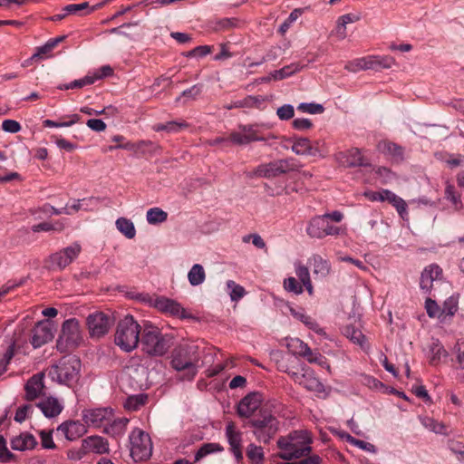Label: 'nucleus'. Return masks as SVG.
Wrapping results in <instances>:
<instances>
[{"label":"nucleus","mask_w":464,"mask_h":464,"mask_svg":"<svg viewBox=\"0 0 464 464\" xmlns=\"http://www.w3.org/2000/svg\"><path fill=\"white\" fill-rule=\"evenodd\" d=\"M41 444L44 449H54L56 446L53 440L52 431H40Z\"/></svg>","instance_id":"nucleus-61"},{"label":"nucleus","mask_w":464,"mask_h":464,"mask_svg":"<svg viewBox=\"0 0 464 464\" xmlns=\"http://www.w3.org/2000/svg\"><path fill=\"white\" fill-rule=\"evenodd\" d=\"M94 83V78H92L91 75H86L82 79L74 80L68 84H61L58 86L60 90H69L74 88H82L86 85H91Z\"/></svg>","instance_id":"nucleus-45"},{"label":"nucleus","mask_w":464,"mask_h":464,"mask_svg":"<svg viewBox=\"0 0 464 464\" xmlns=\"http://www.w3.org/2000/svg\"><path fill=\"white\" fill-rule=\"evenodd\" d=\"M343 334L353 343L360 345L361 348L365 350L366 348L369 347L366 342V337L359 329V327L353 324H347L343 327Z\"/></svg>","instance_id":"nucleus-28"},{"label":"nucleus","mask_w":464,"mask_h":464,"mask_svg":"<svg viewBox=\"0 0 464 464\" xmlns=\"http://www.w3.org/2000/svg\"><path fill=\"white\" fill-rule=\"evenodd\" d=\"M44 373L40 372L33 375L25 383L24 398L28 401H33L38 398L45 397L46 387L44 382Z\"/></svg>","instance_id":"nucleus-17"},{"label":"nucleus","mask_w":464,"mask_h":464,"mask_svg":"<svg viewBox=\"0 0 464 464\" xmlns=\"http://www.w3.org/2000/svg\"><path fill=\"white\" fill-rule=\"evenodd\" d=\"M113 411L111 408H97L86 410L83 412V420L88 426L102 429L111 421Z\"/></svg>","instance_id":"nucleus-15"},{"label":"nucleus","mask_w":464,"mask_h":464,"mask_svg":"<svg viewBox=\"0 0 464 464\" xmlns=\"http://www.w3.org/2000/svg\"><path fill=\"white\" fill-rule=\"evenodd\" d=\"M295 266L296 276L301 281L303 286L305 287L306 291L310 295H313L314 288L310 279V273L308 267L300 262L296 263Z\"/></svg>","instance_id":"nucleus-32"},{"label":"nucleus","mask_w":464,"mask_h":464,"mask_svg":"<svg viewBox=\"0 0 464 464\" xmlns=\"http://www.w3.org/2000/svg\"><path fill=\"white\" fill-rule=\"evenodd\" d=\"M109 451L108 441L101 436H90L82 442L78 459L89 453L103 454Z\"/></svg>","instance_id":"nucleus-18"},{"label":"nucleus","mask_w":464,"mask_h":464,"mask_svg":"<svg viewBox=\"0 0 464 464\" xmlns=\"http://www.w3.org/2000/svg\"><path fill=\"white\" fill-rule=\"evenodd\" d=\"M254 428V435L259 442L268 443L278 430V420L268 406L260 408L259 411L250 420Z\"/></svg>","instance_id":"nucleus-6"},{"label":"nucleus","mask_w":464,"mask_h":464,"mask_svg":"<svg viewBox=\"0 0 464 464\" xmlns=\"http://www.w3.org/2000/svg\"><path fill=\"white\" fill-rule=\"evenodd\" d=\"M442 269L435 264L424 268L420 275V286L422 290L429 292L433 286V282L440 280Z\"/></svg>","instance_id":"nucleus-23"},{"label":"nucleus","mask_w":464,"mask_h":464,"mask_svg":"<svg viewBox=\"0 0 464 464\" xmlns=\"http://www.w3.org/2000/svg\"><path fill=\"white\" fill-rule=\"evenodd\" d=\"M276 114L280 120L287 121L294 117L295 110L292 105L285 104L277 109Z\"/></svg>","instance_id":"nucleus-57"},{"label":"nucleus","mask_w":464,"mask_h":464,"mask_svg":"<svg viewBox=\"0 0 464 464\" xmlns=\"http://www.w3.org/2000/svg\"><path fill=\"white\" fill-rule=\"evenodd\" d=\"M82 341L80 324L75 318L66 320L62 326V333L58 344L65 343V348L72 349L79 345Z\"/></svg>","instance_id":"nucleus-10"},{"label":"nucleus","mask_w":464,"mask_h":464,"mask_svg":"<svg viewBox=\"0 0 464 464\" xmlns=\"http://www.w3.org/2000/svg\"><path fill=\"white\" fill-rule=\"evenodd\" d=\"M288 348L294 354H297L299 356H302L305 354V353L309 352V346L300 339H293L288 344Z\"/></svg>","instance_id":"nucleus-51"},{"label":"nucleus","mask_w":464,"mask_h":464,"mask_svg":"<svg viewBox=\"0 0 464 464\" xmlns=\"http://www.w3.org/2000/svg\"><path fill=\"white\" fill-rule=\"evenodd\" d=\"M171 367L177 372H185L184 378L191 381L198 373L199 355L198 346L179 344L171 352Z\"/></svg>","instance_id":"nucleus-3"},{"label":"nucleus","mask_w":464,"mask_h":464,"mask_svg":"<svg viewBox=\"0 0 464 464\" xmlns=\"http://www.w3.org/2000/svg\"><path fill=\"white\" fill-rule=\"evenodd\" d=\"M246 454L251 464H261L265 459L263 448L254 443L247 446Z\"/></svg>","instance_id":"nucleus-36"},{"label":"nucleus","mask_w":464,"mask_h":464,"mask_svg":"<svg viewBox=\"0 0 464 464\" xmlns=\"http://www.w3.org/2000/svg\"><path fill=\"white\" fill-rule=\"evenodd\" d=\"M292 150L297 155H314V149L311 145V141L306 138L295 139Z\"/></svg>","instance_id":"nucleus-34"},{"label":"nucleus","mask_w":464,"mask_h":464,"mask_svg":"<svg viewBox=\"0 0 464 464\" xmlns=\"http://www.w3.org/2000/svg\"><path fill=\"white\" fill-rule=\"evenodd\" d=\"M140 343L142 351L151 356H162L170 347L169 339L163 335L157 326L148 321H143Z\"/></svg>","instance_id":"nucleus-5"},{"label":"nucleus","mask_w":464,"mask_h":464,"mask_svg":"<svg viewBox=\"0 0 464 464\" xmlns=\"http://www.w3.org/2000/svg\"><path fill=\"white\" fill-rule=\"evenodd\" d=\"M262 395L258 392H252L245 396L237 405V414L243 418L254 417L260 408L266 407L262 405Z\"/></svg>","instance_id":"nucleus-16"},{"label":"nucleus","mask_w":464,"mask_h":464,"mask_svg":"<svg viewBox=\"0 0 464 464\" xmlns=\"http://www.w3.org/2000/svg\"><path fill=\"white\" fill-rule=\"evenodd\" d=\"M81 246L73 244L60 252L54 253L49 258V269L63 270L69 266L80 254Z\"/></svg>","instance_id":"nucleus-12"},{"label":"nucleus","mask_w":464,"mask_h":464,"mask_svg":"<svg viewBox=\"0 0 464 464\" xmlns=\"http://www.w3.org/2000/svg\"><path fill=\"white\" fill-rule=\"evenodd\" d=\"M226 435L237 461L241 462L243 460L242 432L236 429L234 422H229L226 427Z\"/></svg>","instance_id":"nucleus-20"},{"label":"nucleus","mask_w":464,"mask_h":464,"mask_svg":"<svg viewBox=\"0 0 464 464\" xmlns=\"http://www.w3.org/2000/svg\"><path fill=\"white\" fill-rule=\"evenodd\" d=\"M449 449L454 453L459 460H464V444L459 442H450Z\"/></svg>","instance_id":"nucleus-63"},{"label":"nucleus","mask_w":464,"mask_h":464,"mask_svg":"<svg viewBox=\"0 0 464 464\" xmlns=\"http://www.w3.org/2000/svg\"><path fill=\"white\" fill-rule=\"evenodd\" d=\"M38 407L46 418H54L63 410V403L53 396H45L37 402Z\"/></svg>","instance_id":"nucleus-22"},{"label":"nucleus","mask_w":464,"mask_h":464,"mask_svg":"<svg viewBox=\"0 0 464 464\" xmlns=\"http://www.w3.org/2000/svg\"><path fill=\"white\" fill-rule=\"evenodd\" d=\"M446 198L450 200L454 206L456 210L462 208V202L460 200V195L457 193L454 186L448 185L445 188Z\"/></svg>","instance_id":"nucleus-48"},{"label":"nucleus","mask_w":464,"mask_h":464,"mask_svg":"<svg viewBox=\"0 0 464 464\" xmlns=\"http://www.w3.org/2000/svg\"><path fill=\"white\" fill-rule=\"evenodd\" d=\"M81 361L78 357L63 356L48 370V376L60 384L72 387L80 378Z\"/></svg>","instance_id":"nucleus-4"},{"label":"nucleus","mask_w":464,"mask_h":464,"mask_svg":"<svg viewBox=\"0 0 464 464\" xmlns=\"http://www.w3.org/2000/svg\"><path fill=\"white\" fill-rule=\"evenodd\" d=\"M343 438H344L346 440V441L350 442L351 444L354 445V446H357L358 448L363 450H366V451H369V452H375L376 451V448L373 444L370 443V442H366V441H363V440H357L355 438H353V436H351L350 434L348 433H343L342 435Z\"/></svg>","instance_id":"nucleus-49"},{"label":"nucleus","mask_w":464,"mask_h":464,"mask_svg":"<svg viewBox=\"0 0 464 464\" xmlns=\"http://www.w3.org/2000/svg\"><path fill=\"white\" fill-rule=\"evenodd\" d=\"M2 129L10 133H16L21 130V125L14 120H5L2 123Z\"/></svg>","instance_id":"nucleus-62"},{"label":"nucleus","mask_w":464,"mask_h":464,"mask_svg":"<svg viewBox=\"0 0 464 464\" xmlns=\"http://www.w3.org/2000/svg\"><path fill=\"white\" fill-rule=\"evenodd\" d=\"M454 353H456L458 367L464 370V347L462 348V343L459 342L456 343Z\"/></svg>","instance_id":"nucleus-64"},{"label":"nucleus","mask_w":464,"mask_h":464,"mask_svg":"<svg viewBox=\"0 0 464 464\" xmlns=\"http://www.w3.org/2000/svg\"><path fill=\"white\" fill-rule=\"evenodd\" d=\"M14 355V348L13 346H9L8 349L5 351V354L3 355L2 359L0 360V375L6 371L7 366L10 363L11 360L13 359Z\"/></svg>","instance_id":"nucleus-59"},{"label":"nucleus","mask_w":464,"mask_h":464,"mask_svg":"<svg viewBox=\"0 0 464 464\" xmlns=\"http://www.w3.org/2000/svg\"><path fill=\"white\" fill-rule=\"evenodd\" d=\"M129 423V419L127 418H118L115 419L112 417L111 421H108L104 426L102 432L106 433L112 437L121 436L126 430L127 424Z\"/></svg>","instance_id":"nucleus-29"},{"label":"nucleus","mask_w":464,"mask_h":464,"mask_svg":"<svg viewBox=\"0 0 464 464\" xmlns=\"http://www.w3.org/2000/svg\"><path fill=\"white\" fill-rule=\"evenodd\" d=\"M303 13H304V9H302V8L294 9L290 13L289 16L280 25L278 32L282 35L285 34L289 30V28L291 27L293 23H295L302 15Z\"/></svg>","instance_id":"nucleus-42"},{"label":"nucleus","mask_w":464,"mask_h":464,"mask_svg":"<svg viewBox=\"0 0 464 464\" xmlns=\"http://www.w3.org/2000/svg\"><path fill=\"white\" fill-rule=\"evenodd\" d=\"M154 306L163 313L179 317L184 316V309L178 302L172 299L163 296L156 297L154 300Z\"/></svg>","instance_id":"nucleus-25"},{"label":"nucleus","mask_w":464,"mask_h":464,"mask_svg":"<svg viewBox=\"0 0 464 464\" xmlns=\"http://www.w3.org/2000/svg\"><path fill=\"white\" fill-rule=\"evenodd\" d=\"M295 164L289 160H280L272 161L267 164H261L252 171H245L244 174L246 178H266L271 179L285 174L289 171L295 170Z\"/></svg>","instance_id":"nucleus-7"},{"label":"nucleus","mask_w":464,"mask_h":464,"mask_svg":"<svg viewBox=\"0 0 464 464\" xmlns=\"http://www.w3.org/2000/svg\"><path fill=\"white\" fill-rule=\"evenodd\" d=\"M14 454L6 447V441L3 436H0V461L8 462L14 459Z\"/></svg>","instance_id":"nucleus-60"},{"label":"nucleus","mask_w":464,"mask_h":464,"mask_svg":"<svg viewBox=\"0 0 464 464\" xmlns=\"http://www.w3.org/2000/svg\"><path fill=\"white\" fill-rule=\"evenodd\" d=\"M338 160L343 166L346 168H354L369 165L367 160L362 155L361 150L357 148H353L345 152L339 153Z\"/></svg>","instance_id":"nucleus-21"},{"label":"nucleus","mask_w":464,"mask_h":464,"mask_svg":"<svg viewBox=\"0 0 464 464\" xmlns=\"http://www.w3.org/2000/svg\"><path fill=\"white\" fill-rule=\"evenodd\" d=\"M312 435L306 430H295L288 436L280 437L277 446L281 450L279 458L285 460L299 459L311 451Z\"/></svg>","instance_id":"nucleus-1"},{"label":"nucleus","mask_w":464,"mask_h":464,"mask_svg":"<svg viewBox=\"0 0 464 464\" xmlns=\"http://www.w3.org/2000/svg\"><path fill=\"white\" fill-rule=\"evenodd\" d=\"M288 374L295 383L302 385L305 389L311 392H321L323 385L312 370H306L303 373L295 372H288Z\"/></svg>","instance_id":"nucleus-19"},{"label":"nucleus","mask_w":464,"mask_h":464,"mask_svg":"<svg viewBox=\"0 0 464 464\" xmlns=\"http://www.w3.org/2000/svg\"><path fill=\"white\" fill-rule=\"evenodd\" d=\"M206 278V274L203 266L199 264H195L188 274V279L191 285H201Z\"/></svg>","instance_id":"nucleus-37"},{"label":"nucleus","mask_w":464,"mask_h":464,"mask_svg":"<svg viewBox=\"0 0 464 464\" xmlns=\"http://www.w3.org/2000/svg\"><path fill=\"white\" fill-rule=\"evenodd\" d=\"M130 456L135 461L148 459L152 453L150 437L140 429H134L130 434Z\"/></svg>","instance_id":"nucleus-8"},{"label":"nucleus","mask_w":464,"mask_h":464,"mask_svg":"<svg viewBox=\"0 0 464 464\" xmlns=\"http://www.w3.org/2000/svg\"><path fill=\"white\" fill-rule=\"evenodd\" d=\"M372 61V60L370 59V56L358 58V59H355L353 61L347 63L345 64L344 68L347 71L352 72H357L362 70L372 69V63H371Z\"/></svg>","instance_id":"nucleus-35"},{"label":"nucleus","mask_w":464,"mask_h":464,"mask_svg":"<svg viewBox=\"0 0 464 464\" xmlns=\"http://www.w3.org/2000/svg\"><path fill=\"white\" fill-rule=\"evenodd\" d=\"M242 133L240 132H232L228 136V141L237 144V145H244L248 144L252 141H265L269 138H275V136L266 137L260 134L259 130L255 125H243L240 126Z\"/></svg>","instance_id":"nucleus-13"},{"label":"nucleus","mask_w":464,"mask_h":464,"mask_svg":"<svg viewBox=\"0 0 464 464\" xmlns=\"http://www.w3.org/2000/svg\"><path fill=\"white\" fill-rule=\"evenodd\" d=\"M372 59V69L377 70L379 68H391L394 63L395 60L391 56H370Z\"/></svg>","instance_id":"nucleus-46"},{"label":"nucleus","mask_w":464,"mask_h":464,"mask_svg":"<svg viewBox=\"0 0 464 464\" xmlns=\"http://www.w3.org/2000/svg\"><path fill=\"white\" fill-rule=\"evenodd\" d=\"M146 218L149 224L157 225L167 220L168 213L160 208H152L147 211Z\"/></svg>","instance_id":"nucleus-39"},{"label":"nucleus","mask_w":464,"mask_h":464,"mask_svg":"<svg viewBox=\"0 0 464 464\" xmlns=\"http://www.w3.org/2000/svg\"><path fill=\"white\" fill-rule=\"evenodd\" d=\"M116 227L118 230L122 233L127 238H133L136 235V229L133 223L125 218H120L116 220Z\"/></svg>","instance_id":"nucleus-38"},{"label":"nucleus","mask_w":464,"mask_h":464,"mask_svg":"<svg viewBox=\"0 0 464 464\" xmlns=\"http://www.w3.org/2000/svg\"><path fill=\"white\" fill-rule=\"evenodd\" d=\"M285 288L295 294H302L303 293V285H301L295 277H288L284 282Z\"/></svg>","instance_id":"nucleus-58"},{"label":"nucleus","mask_w":464,"mask_h":464,"mask_svg":"<svg viewBox=\"0 0 464 464\" xmlns=\"http://www.w3.org/2000/svg\"><path fill=\"white\" fill-rule=\"evenodd\" d=\"M37 444L35 438L29 433H22L11 440V447L14 450H26L34 449Z\"/></svg>","instance_id":"nucleus-30"},{"label":"nucleus","mask_w":464,"mask_h":464,"mask_svg":"<svg viewBox=\"0 0 464 464\" xmlns=\"http://www.w3.org/2000/svg\"><path fill=\"white\" fill-rule=\"evenodd\" d=\"M378 149L380 151L389 156L394 162H401L404 158V149L392 141L383 140L379 142Z\"/></svg>","instance_id":"nucleus-26"},{"label":"nucleus","mask_w":464,"mask_h":464,"mask_svg":"<svg viewBox=\"0 0 464 464\" xmlns=\"http://www.w3.org/2000/svg\"><path fill=\"white\" fill-rule=\"evenodd\" d=\"M420 422L429 430L440 435L448 434L447 426L430 417H423L420 419Z\"/></svg>","instance_id":"nucleus-33"},{"label":"nucleus","mask_w":464,"mask_h":464,"mask_svg":"<svg viewBox=\"0 0 464 464\" xmlns=\"http://www.w3.org/2000/svg\"><path fill=\"white\" fill-rule=\"evenodd\" d=\"M223 448L218 443H204L195 454V461H199L207 455L221 451Z\"/></svg>","instance_id":"nucleus-40"},{"label":"nucleus","mask_w":464,"mask_h":464,"mask_svg":"<svg viewBox=\"0 0 464 464\" xmlns=\"http://www.w3.org/2000/svg\"><path fill=\"white\" fill-rule=\"evenodd\" d=\"M313 274L320 278L326 277L331 270L330 263L319 255H314L308 259Z\"/></svg>","instance_id":"nucleus-27"},{"label":"nucleus","mask_w":464,"mask_h":464,"mask_svg":"<svg viewBox=\"0 0 464 464\" xmlns=\"http://www.w3.org/2000/svg\"><path fill=\"white\" fill-rule=\"evenodd\" d=\"M146 401V397L143 395H135V396H130L124 406L126 409L130 411H137L140 406L144 405Z\"/></svg>","instance_id":"nucleus-53"},{"label":"nucleus","mask_w":464,"mask_h":464,"mask_svg":"<svg viewBox=\"0 0 464 464\" xmlns=\"http://www.w3.org/2000/svg\"><path fill=\"white\" fill-rule=\"evenodd\" d=\"M227 287L230 291L229 295L232 301H237L241 299L246 294L244 287L237 285L233 280L227 281Z\"/></svg>","instance_id":"nucleus-50"},{"label":"nucleus","mask_w":464,"mask_h":464,"mask_svg":"<svg viewBox=\"0 0 464 464\" xmlns=\"http://www.w3.org/2000/svg\"><path fill=\"white\" fill-rule=\"evenodd\" d=\"M53 324L49 320H44L34 325L30 333V343L34 348H39L53 338Z\"/></svg>","instance_id":"nucleus-14"},{"label":"nucleus","mask_w":464,"mask_h":464,"mask_svg":"<svg viewBox=\"0 0 464 464\" xmlns=\"http://www.w3.org/2000/svg\"><path fill=\"white\" fill-rule=\"evenodd\" d=\"M425 308L430 317L440 318L441 320V307H440L435 301L430 298H427L425 302Z\"/></svg>","instance_id":"nucleus-54"},{"label":"nucleus","mask_w":464,"mask_h":464,"mask_svg":"<svg viewBox=\"0 0 464 464\" xmlns=\"http://www.w3.org/2000/svg\"><path fill=\"white\" fill-rule=\"evenodd\" d=\"M447 357L448 352L446 351L444 346L438 340L433 342L430 346L429 351L430 363L432 365H437L441 362L443 358Z\"/></svg>","instance_id":"nucleus-31"},{"label":"nucleus","mask_w":464,"mask_h":464,"mask_svg":"<svg viewBox=\"0 0 464 464\" xmlns=\"http://www.w3.org/2000/svg\"><path fill=\"white\" fill-rule=\"evenodd\" d=\"M86 321L90 335L92 338L105 335L113 324L111 316L103 312L91 314Z\"/></svg>","instance_id":"nucleus-9"},{"label":"nucleus","mask_w":464,"mask_h":464,"mask_svg":"<svg viewBox=\"0 0 464 464\" xmlns=\"http://www.w3.org/2000/svg\"><path fill=\"white\" fill-rule=\"evenodd\" d=\"M458 310V301L450 296L445 300L441 307V321H444L447 316L451 317Z\"/></svg>","instance_id":"nucleus-43"},{"label":"nucleus","mask_w":464,"mask_h":464,"mask_svg":"<svg viewBox=\"0 0 464 464\" xmlns=\"http://www.w3.org/2000/svg\"><path fill=\"white\" fill-rule=\"evenodd\" d=\"M34 407L32 404H24L20 406L14 415V420L17 422H23L31 416L34 412Z\"/></svg>","instance_id":"nucleus-52"},{"label":"nucleus","mask_w":464,"mask_h":464,"mask_svg":"<svg viewBox=\"0 0 464 464\" xmlns=\"http://www.w3.org/2000/svg\"><path fill=\"white\" fill-rule=\"evenodd\" d=\"M58 431L63 434L68 440H74L86 432V427L79 420H70L62 423Z\"/></svg>","instance_id":"nucleus-24"},{"label":"nucleus","mask_w":464,"mask_h":464,"mask_svg":"<svg viewBox=\"0 0 464 464\" xmlns=\"http://www.w3.org/2000/svg\"><path fill=\"white\" fill-rule=\"evenodd\" d=\"M297 110L302 112H307L311 114H320L324 112V107L317 103H300Z\"/></svg>","instance_id":"nucleus-56"},{"label":"nucleus","mask_w":464,"mask_h":464,"mask_svg":"<svg viewBox=\"0 0 464 464\" xmlns=\"http://www.w3.org/2000/svg\"><path fill=\"white\" fill-rule=\"evenodd\" d=\"M142 327L132 315H126L117 323L114 343L125 353L132 352L140 343Z\"/></svg>","instance_id":"nucleus-2"},{"label":"nucleus","mask_w":464,"mask_h":464,"mask_svg":"<svg viewBox=\"0 0 464 464\" xmlns=\"http://www.w3.org/2000/svg\"><path fill=\"white\" fill-rule=\"evenodd\" d=\"M93 9L89 6V4L87 2L80 3V4H71L66 5L63 8V11L66 13V14H89Z\"/></svg>","instance_id":"nucleus-41"},{"label":"nucleus","mask_w":464,"mask_h":464,"mask_svg":"<svg viewBox=\"0 0 464 464\" xmlns=\"http://www.w3.org/2000/svg\"><path fill=\"white\" fill-rule=\"evenodd\" d=\"M340 231V227L331 225L327 216L324 215L314 218L306 227V233L314 238H323L329 235H339Z\"/></svg>","instance_id":"nucleus-11"},{"label":"nucleus","mask_w":464,"mask_h":464,"mask_svg":"<svg viewBox=\"0 0 464 464\" xmlns=\"http://www.w3.org/2000/svg\"><path fill=\"white\" fill-rule=\"evenodd\" d=\"M301 70V66L298 63H291L286 65L280 70H277L274 73V78L276 80H282L286 77L293 75L295 72Z\"/></svg>","instance_id":"nucleus-47"},{"label":"nucleus","mask_w":464,"mask_h":464,"mask_svg":"<svg viewBox=\"0 0 464 464\" xmlns=\"http://www.w3.org/2000/svg\"><path fill=\"white\" fill-rule=\"evenodd\" d=\"M291 314L301 322H303L308 328L314 330L316 333H320L323 330L320 328L319 324L309 315L304 314L302 312H297L294 309H291Z\"/></svg>","instance_id":"nucleus-44"},{"label":"nucleus","mask_w":464,"mask_h":464,"mask_svg":"<svg viewBox=\"0 0 464 464\" xmlns=\"http://www.w3.org/2000/svg\"><path fill=\"white\" fill-rule=\"evenodd\" d=\"M188 123L184 120L171 121L166 122L167 132L177 133L188 128Z\"/></svg>","instance_id":"nucleus-55"}]
</instances>
